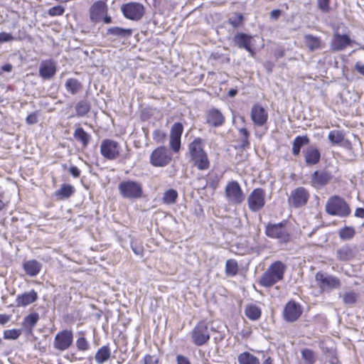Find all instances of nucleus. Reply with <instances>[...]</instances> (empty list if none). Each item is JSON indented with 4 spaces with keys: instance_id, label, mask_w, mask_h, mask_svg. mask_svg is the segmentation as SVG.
Masks as SVG:
<instances>
[{
    "instance_id": "13",
    "label": "nucleus",
    "mask_w": 364,
    "mask_h": 364,
    "mask_svg": "<svg viewBox=\"0 0 364 364\" xmlns=\"http://www.w3.org/2000/svg\"><path fill=\"white\" fill-rule=\"evenodd\" d=\"M73 333L70 330L59 331L55 336L53 348L60 351L68 350L73 344Z\"/></svg>"
},
{
    "instance_id": "63",
    "label": "nucleus",
    "mask_w": 364,
    "mask_h": 364,
    "mask_svg": "<svg viewBox=\"0 0 364 364\" xmlns=\"http://www.w3.org/2000/svg\"><path fill=\"white\" fill-rule=\"evenodd\" d=\"M105 23H111L112 22V19L111 18V16H107V14H105V16H104V17L102 18Z\"/></svg>"
},
{
    "instance_id": "27",
    "label": "nucleus",
    "mask_w": 364,
    "mask_h": 364,
    "mask_svg": "<svg viewBox=\"0 0 364 364\" xmlns=\"http://www.w3.org/2000/svg\"><path fill=\"white\" fill-rule=\"evenodd\" d=\"M73 137L76 141L80 142L84 148L88 145L91 139V136L81 127H77L75 130Z\"/></svg>"
},
{
    "instance_id": "54",
    "label": "nucleus",
    "mask_w": 364,
    "mask_h": 364,
    "mask_svg": "<svg viewBox=\"0 0 364 364\" xmlns=\"http://www.w3.org/2000/svg\"><path fill=\"white\" fill-rule=\"evenodd\" d=\"M158 358L155 356L146 355L144 357V364H158Z\"/></svg>"
},
{
    "instance_id": "23",
    "label": "nucleus",
    "mask_w": 364,
    "mask_h": 364,
    "mask_svg": "<svg viewBox=\"0 0 364 364\" xmlns=\"http://www.w3.org/2000/svg\"><path fill=\"white\" fill-rule=\"evenodd\" d=\"M56 72L55 65L51 60L41 62L39 68V75L43 79H50Z\"/></svg>"
},
{
    "instance_id": "59",
    "label": "nucleus",
    "mask_w": 364,
    "mask_h": 364,
    "mask_svg": "<svg viewBox=\"0 0 364 364\" xmlns=\"http://www.w3.org/2000/svg\"><path fill=\"white\" fill-rule=\"evenodd\" d=\"M282 11L279 9H275L271 11L270 17L274 20H277L281 15Z\"/></svg>"
},
{
    "instance_id": "52",
    "label": "nucleus",
    "mask_w": 364,
    "mask_h": 364,
    "mask_svg": "<svg viewBox=\"0 0 364 364\" xmlns=\"http://www.w3.org/2000/svg\"><path fill=\"white\" fill-rule=\"evenodd\" d=\"M131 247L134 254L140 256L143 255L144 247L141 244L137 242L136 241H132Z\"/></svg>"
},
{
    "instance_id": "10",
    "label": "nucleus",
    "mask_w": 364,
    "mask_h": 364,
    "mask_svg": "<svg viewBox=\"0 0 364 364\" xmlns=\"http://www.w3.org/2000/svg\"><path fill=\"white\" fill-rule=\"evenodd\" d=\"M121 11L127 19L132 21L140 20L145 12L144 6L137 2H129L121 6Z\"/></svg>"
},
{
    "instance_id": "18",
    "label": "nucleus",
    "mask_w": 364,
    "mask_h": 364,
    "mask_svg": "<svg viewBox=\"0 0 364 364\" xmlns=\"http://www.w3.org/2000/svg\"><path fill=\"white\" fill-rule=\"evenodd\" d=\"M90 18L92 22L97 23L107 14V6L105 2L98 1L90 8Z\"/></svg>"
},
{
    "instance_id": "56",
    "label": "nucleus",
    "mask_w": 364,
    "mask_h": 364,
    "mask_svg": "<svg viewBox=\"0 0 364 364\" xmlns=\"http://www.w3.org/2000/svg\"><path fill=\"white\" fill-rule=\"evenodd\" d=\"M69 172L75 178H78L80 175V171L77 166H72L69 169Z\"/></svg>"
},
{
    "instance_id": "36",
    "label": "nucleus",
    "mask_w": 364,
    "mask_h": 364,
    "mask_svg": "<svg viewBox=\"0 0 364 364\" xmlns=\"http://www.w3.org/2000/svg\"><path fill=\"white\" fill-rule=\"evenodd\" d=\"M65 87L73 95L77 94L81 89V83L75 78H70L65 82Z\"/></svg>"
},
{
    "instance_id": "33",
    "label": "nucleus",
    "mask_w": 364,
    "mask_h": 364,
    "mask_svg": "<svg viewBox=\"0 0 364 364\" xmlns=\"http://www.w3.org/2000/svg\"><path fill=\"white\" fill-rule=\"evenodd\" d=\"M239 364H259L258 358L249 352H243L237 357Z\"/></svg>"
},
{
    "instance_id": "46",
    "label": "nucleus",
    "mask_w": 364,
    "mask_h": 364,
    "mask_svg": "<svg viewBox=\"0 0 364 364\" xmlns=\"http://www.w3.org/2000/svg\"><path fill=\"white\" fill-rule=\"evenodd\" d=\"M358 299V294L354 291H348L343 294V300L346 304L352 305Z\"/></svg>"
},
{
    "instance_id": "61",
    "label": "nucleus",
    "mask_w": 364,
    "mask_h": 364,
    "mask_svg": "<svg viewBox=\"0 0 364 364\" xmlns=\"http://www.w3.org/2000/svg\"><path fill=\"white\" fill-rule=\"evenodd\" d=\"M9 321V316L4 315V314H0V323L4 324L7 323Z\"/></svg>"
},
{
    "instance_id": "4",
    "label": "nucleus",
    "mask_w": 364,
    "mask_h": 364,
    "mask_svg": "<svg viewBox=\"0 0 364 364\" xmlns=\"http://www.w3.org/2000/svg\"><path fill=\"white\" fill-rule=\"evenodd\" d=\"M326 211L331 215L346 217L350 213V209L346 202L341 197H331L326 205Z\"/></svg>"
},
{
    "instance_id": "47",
    "label": "nucleus",
    "mask_w": 364,
    "mask_h": 364,
    "mask_svg": "<svg viewBox=\"0 0 364 364\" xmlns=\"http://www.w3.org/2000/svg\"><path fill=\"white\" fill-rule=\"evenodd\" d=\"M21 331L20 329L6 330L4 332V338L5 339L16 340L21 336Z\"/></svg>"
},
{
    "instance_id": "21",
    "label": "nucleus",
    "mask_w": 364,
    "mask_h": 364,
    "mask_svg": "<svg viewBox=\"0 0 364 364\" xmlns=\"http://www.w3.org/2000/svg\"><path fill=\"white\" fill-rule=\"evenodd\" d=\"M330 173L325 171H316L311 176V184L316 188H319L331 180Z\"/></svg>"
},
{
    "instance_id": "24",
    "label": "nucleus",
    "mask_w": 364,
    "mask_h": 364,
    "mask_svg": "<svg viewBox=\"0 0 364 364\" xmlns=\"http://www.w3.org/2000/svg\"><path fill=\"white\" fill-rule=\"evenodd\" d=\"M304 158L306 164L309 166H312L319 162L321 154L316 148L311 146L305 151Z\"/></svg>"
},
{
    "instance_id": "28",
    "label": "nucleus",
    "mask_w": 364,
    "mask_h": 364,
    "mask_svg": "<svg viewBox=\"0 0 364 364\" xmlns=\"http://www.w3.org/2000/svg\"><path fill=\"white\" fill-rule=\"evenodd\" d=\"M75 193V188L70 184H63L61 187L55 192V196L58 200H63L70 198Z\"/></svg>"
},
{
    "instance_id": "19",
    "label": "nucleus",
    "mask_w": 364,
    "mask_h": 364,
    "mask_svg": "<svg viewBox=\"0 0 364 364\" xmlns=\"http://www.w3.org/2000/svg\"><path fill=\"white\" fill-rule=\"evenodd\" d=\"M268 119L267 111L259 105H255L251 109V119L257 127L264 125Z\"/></svg>"
},
{
    "instance_id": "50",
    "label": "nucleus",
    "mask_w": 364,
    "mask_h": 364,
    "mask_svg": "<svg viewBox=\"0 0 364 364\" xmlns=\"http://www.w3.org/2000/svg\"><path fill=\"white\" fill-rule=\"evenodd\" d=\"M166 134L160 129H156L153 133V139L157 143L163 142L166 139Z\"/></svg>"
},
{
    "instance_id": "7",
    "label": "nucleus",
    "mask_w": 364,
    "mask_h": 364,
    "mask_svg": "<svg viewBox=\"0 0 364 364\" xmlns=\"http://www.w3.org/2000/svg\"><path fill=\"white\" fill-rule=\"evenodd\" d=\"M265 234L269 237L277 239L280 243H287L290 240V235L282 223H269L266 226Z\"/></svg>"
},
{
    "instance_id": "64",
    "label": "nucleus",
    "mask_w": 364,
    "mask_h": 364,
    "mask_svg": "<svg viewBox=\"0 0 364 364\" xmlns=\"http://www.w3.org/2000/svg\"><path fill=\"white\" fill-rule=\"evenodd\" d=\"M237 92V90L232 89V90H229L228 95L230 97H235L236 95Z\"/></svg>"
},
{
    "instance_id": "58",
    "label": "nucleus",
    "mask_w": 364,
    "mask_h": 364,
    "mask_svg": "<svg viewBox=\"0 0 364 364\" xmlns=\"http://www.w3.org/2000/svg\"><path fill=\"white\" fill-rule=\"evenodd\" d=\"M355 69L358 73L364 76V65L362 63L357 62L355 64Z\"/></svg>"
},
{
    "instance_id": "30",
    "label": "nucleus",
    "mask_w": 364,
    "mask_h": 364,
    "mask_svg": "<svg viewBox=\"0 0 364 364\" xmlns=\"http://www.w3.org/2000/svg\"><path fill=\"white\" fill-rule=\"evenodd\" d=\"M337 258L340 260L346 261L355 256L354 250L349 245H344L336 251Z\"/></svg>"
},
{
    "instance_id": "6",
    "label": "nucleus",
    "mask_w": 364,
    "mask_h": 364,
    "mask_svg": "<svg viewBox=\"0 0 364 364\" xmlns=\"http://www.w3.org/2000/svg\"><path fill=\"white\" fill-rule=\"evenodd\" d=\"M119 191L124 198L136 199L141 197L142 185L133 181H124L119 184Z\"/></svg>"
},
{
    "instance_id": "40",
    "label": "nucleus",
    "mask_w": 364,
    "mask_h": 364,
    "mask_svg": "<svg viewBox=\"0 0 364 364\" xmlns=\"http://www.w3.org/2000/svg\"><path fill=\"white\" fill-rule=\"evenodd\" d=\"M355 234V230L353 227L346 226L339 230L338 235L341 239L349 240L352 239Z\"/></svg>"
},
{
    "instance_id": "45",
    "label": "nucleus",
    "mask_w": 364,
    "mask_h": 364,
    "mask_svg": "<svg viewBox=\"0 0 364 364\" xmlns=\"http://www.w3.org/2000/svg\"><path fill=\"white\" fill-rule=\"evenodd\" d=\"M301 356L304 360V364H314V355L313 351L309 349H304L301 351Z\"/></svg>"
},
{
    "instance_id": "22",
    "label": "nucleus",
    "mask_w": 364,
    "mask_h": 364,
    "mask_svg": "<svg viewBox=\"0 0 364 364\" xmlns=\"http://www.w3.org/2000/svg\"><path fill=\"white\" fill-rule=\"evenodd\" d=\"M38 299V294L36 291L31 290L28 292H24L18 294L16 299V306H26Z\"/></svg>"
},
{
    "instance_id": "16",
    "label": "nucleus",
    "mask_w": 364,
    "mask_h": 364,
    "mask_svg": "<svg viewBox=\"0 0 364 364\" xmlns=\"http://www.w3.org/2000/svg\"><path fill=\"white\" fill-rule=\"evenodd\" d=\"M183 131V124L176 122L173 124L170 131L169 145L174 152H178L181 147V137Z\"/></svg>"
},
{
    "instance_id": "2",
    "label": "nucleus",
    "mask_w": 364,
    "mask_h": 364,
    "mask_svg": "<svg viewBox=\"0 0 364 364\" xmlns=\"http://www.w3.org/2000/svg\"><path fill=\"white\" fill-rule=\"evenodd\" d=\"M101 154L108 160H115L121 157L123 161L130 158L129 150L126 153L121 154V146L119 144L112 139H105L100 144Z\"/></svg>"
},
{
    "instance_id": "14",
    "label": "nucleus",
    "mask_w": 364,
    "mask_h": 364,
    "mask_svg": "<svg viewBox=\"0 0 364 364\" xmlns=\"http://www.w3.org/2000/svg\"><path fill=\"white\" fill-rule=\"evenodd\" d=\"M309 193L304 187H298L290 193L288 198L289 204L294 208L304 206L309 200Z\"/></svg>"
},
{
    "instance_id": "5",
    "label": "nucleus",
    "mask_w": 364,
    "mask_h": 364,
    "mask_svg": "<svg viewBox=\"0 0 364 364\" xmlns=\"http://www.w3.org/2000/svg\"><path fill=\"white\" fill-rule=\"evenodd\" d=\"M171 160V152L164 146L156 148L149 157L150 164L155 167H164L169 164Z\"/></svg>"
},
{
    "instance_id": "41",
    "label": "nucleus",
    "mask_w": 364,
    "mask_h": 364,
    "mask_svg": "<svg viewBox=\"0 0 364 364\" xmlns=\"http://www.w3.org/2000/svg\"><path fill=\"white\" fill-rule=\"evenodd\" d=\"M90 109L89 103L85 100L79 102L75 107L77 115L79 117L85 116L89 112Z\"/></svg>"
},
{
    "instance_id": "43",
    "label": "nucleus",
    "mask_w": 364,
    "mask_h": 364,
    "mask_svg": "<svg viewBox=\"0 0 364 364\" xmlns=\"http://www.w3.org/2000/svg\"><path fill=\"white\" fill-rule=\"evenodd\" d=\"M244 17L241 13H235L232 17L228 19V23L236 28L243 23Z\"/></svg>"
},
{
    "instance_id": "38",
    "label": "nucleus",
    "mask_w": 364,
    "mask_h": 364,
    "mask_svg": "<svg viewBox=\"0 0 364 364\" xmlns=\"http://www.w3.org/2000/svg\"><path fill=\"white\" fill-rule=\"evenodd\" d=\"M39 320L38 313H31L24 318L23 326L26 328H32Z\"/></svg>"
},
{
    "instance_id": "62",
    "label": "nucleus",
    "mask_w": 364,
    "mask_h": 364,
    "mask_svg": "<svg viewBox=\"0 0 364 364\" xmlns=\"http://www.w3.org/2000/svg\"><path fill=\"white\" fill-rule=\"evenodd\" d=\"M12 68L13 67L11 64H6L1 67V70L5 72H11Z\"/></svg>"
},
{
    "instance_id": "49",
    "label": "nucleus",
    "mask_w": 364,
    "mask_h": 364,
    "mask_svg": "<svg viewBox=\"0 0 364 364\" xmlns=\"http://www.w3.org/2000/svg\"><path fill=\"white\" fill-rule=\"evenodd\" d=\"M65 12V8L62 6H55L48 10L50 16H62Z\"/></svg>"
},
{
    "instance_id": "42",
    "label": "nucleus",
    "mask_w": 364,
    "mask_h": 364,
    "mask_svg": "<svg viewBox=\"0 0 364 364\" xmlns=\"http://www.w3.org/2000/svg\"><path fill=\"white\" fill-rule=\"evenodd\" d=\"M177 197V191L173 189H169L164 193L163 200L165 203L171 204L175 203Z\"/></svg>"
},
{
    "instance_id": "51",
    "label": "nucleus",
    "mask_w": 364,
    "mask_h": 364,
    "mask_svg": "<svg viewBox=\"0 0 364 364\" xmlns=\"http://www.w3.org/2000/svg\"><path fill=\"white\" fill-rule=\"evenodd\" d=\"M330 0H317L318 9L323 13H327L330 11Z\"/></svg>"
},
{
    "instance_id": "20",
    "label": "nucleus",
    "mask_w": 364,
    "mask_h": 364,
    "mask_svg": "<svg viewBox=\"0 0 364 364\" xmlns=\"http://www.w3.org/2000/svg\"><path fill=\"white\" fill-rule=\"evenodd\" d=\"M206 122L211 127H218L225 123V117L220 110L212 108L206 113Z\"/></svg>"
},
{
    "instance_id": "15",
    "label": "nucleus",
    "mask_w": 364,
    "mask_h": 364,
    "mask_svg": "<svg viewBox=\"0 0 364 364\" xmlns=\"http://www.w3.org/2000/svg\"><path fill=\"white\" fill-rule=\"evenodd\" d=\"M252 36L247 35L244 33H237L233 37V43L235 46L241 49H245L252 57H255V51L252 48Z\"/></svg>"
},
{
    "instance_id": "32",
    "label": "nucleus",
    "mask_w": 364,
    "mask_h": 364,
    "mask_svg": "<svg viewBox=\"0 0 364 364\" xmlns=\"http://www.w3.org/2000/svg\"><path fill=\"white\" fill-rule=\"evenodd\" d=\"M245 314L249 319L256 321L260 318L262 311L257 306L250 304L246 306Z\"/></svg>"
},
{
    "instance_id": "26",
    "label": "nucleus",
    "mask_w": 364,
    "mask_h": 364,
    "mask_svg": "<svg viewBox=\"0 0 364 364\" xmlns=\"http://www.w3.org/2000/svg\"><path fill=\"white\" fill-rule=\"evenodd\" d=\"M304 43L310 51L318 50L321 47V38L311 34H306L304 36Z\"/></svg>"
},
{
    "instance_id": "1",
    "label": "nucleus",
    "mask_w": 364,
    "mask_h": 364,
    "mask_svg": "<svg viewBox=\"0 0 364 364\" xmlns=\"http://www.w3.org/2000/svg\"><path fill=\"white\" fill-rule=\"evenodd\" d=\"M287 266L281 261L273 262L263 273L259 284L264 287H271L284 279Z\"/></svg>"
},
{
    "instance_id": "44",
    "label": "nucleus",
    "mask_w": 364,
    "mask_h": 364,
    "mask_svg": "<svg viewBox=\"0 0 364 364\" xmlns=\"http://www.w3.org/2000/svg\"><path fill=\"white\" fill-rule=\"evenodd\" d=\"M241 137V147L243 149L247 148L250 146L249 136L250 133L246 128H241L239 129Z\"/></svg>"
},
{
    "instance_id": "57",
    "label": "nucleus",
    "mask_w": 364,
    "mask_h": 364,
    "mask_svg": "<svg viewBox=\"0 0 364 364\" xmlns=\"http://www.w3.org/2000/svg\"><path fill=\"white\" fill-rule=\"evenodd\" d=\"M176 362L177 364H191L188 359L186 357L181 355H177Z\"/></svg>"
},
{
    "instance_id": "17",
    "label": "nucleus",
    "mask_w": 364,
    "mask_h": 364,
    "mask_svg": "<svg viewBox=\"0 0 364 364\" xmlns=\"http://www.w3.org/2000/svg\"><path fill=\"white\" fill-rule=\"evenodd\" d=\"M302 314L301 306L294 301L288 302L284 309V318L288 322L296 321Z\"/></svg>"
},
{
    "instance_id": "31",
    "label": "nucleus",
    "mask_w": 364,
    "mask_h": 364,
    "mask_svg": "<svg viewBox=\"0 0 364 364\" xmlns=\"http://www.w3.org/2000/svg\"><path fill=\"white\" fill-rule=\"evenodd\" d=\"M309 143V139L307 136H296L292 144V153L295 156L300 154L301 148Z\"/></svg>"
},
{
    "instance_id": "9",
    "label": "nucleus",
    "mask_w": 364,
    "mask_h": 364,
    "mask_svg": "<svg viewBox=\"0 0 364 364\" xmlns=\"http://www.w3.org/2000/svg\"><path fill=\"white\" fill-rule=\"evenodd\" d=\"M247 205L252 212H257L265 205V191L261 188H255L248 196Z\"/></svg>"
},
{
    "instance_id": "11",
    "label": "nucleus",
    "mask_w": 364,
    "mask_h": 364,
    "mask_svg": "<svg viewBox=\"0 0 364 364\" xmlns=\"http://www.w3.org/2000/svg\"><path fill=\"white\" fill-rule=\"evenodd\" d=\"M225 193L228 201L232 204H240L245 200L243 191L240 184L235 181H232L227 184Z\"/></svg>"
},
{
    "instance_id": "35",
    "label": "nucleus",
    "mask_w": 364,
    "mask_h": 364,
    "mask_svg": "<svg viewBox=\"0 0 364 364\" xmlns=\"http://www.w3.org/2000/svg\"><path fill=\"white\" fill-rule=\"evenodd\" d=\"M107 34L123 38L129 37L132 34V30L130 28H123L120 27H112L107 29Z\"/></svg>"
},
{
    "instance_id": "60",
    "label": "nucleus",
    "mask_w": 364,
    "mask_h": 364,
    "mask_svg": "<svg viewBox=\"0 0 364 364\" xmlns=\"http://www.w3.org/2000/svg\"><path fill=\"white\" fill-rule=\"evenodd\" d=\"M355 215L358 218H364V208H358L355 211Z\"/></svg>"
},
{
    "instance_id": "34",
    "label": "nucleus",
    "mask_w": 364,
    "mask_h": 364,
    "mask_svg": "<svg viewBox=\"0 0 364 364\" xmlns=\"http://www.w3.org/2000/svg\"><path fill=\"white\" fill-rule=\"evenodd\" d=\"M23 267H24L26 272L28 275L33 277L38 274V272L41 270V266L40 263L38 262L37 261L30 260V261L26 262L23 264Z\"/></svg>"
},
{
    "instance_id": "3",
    "label": "nucleus",
    "mask_w": 364,
    "mask_h": 364,
    "mask_svg": "<svg viewBox=\"0 0 364 364\" xmlns=\"http://www.w3.org/2000/svg\"><path fill=\"white\" fill-rule=\"evenodd\" d=\"M189 151L196 166L200 170L208 169L209 161L201 146V140L196 139L189 144Z\"/></svg>"
},
{
    "instance_id": "48",
    "label": "nucleus",
    "mask_w": 364,
    "mask_h": 364,
    "mask_svg": "<svg viewBox=\"0 0 364 364\" xmlns=\"http://www.w3.org/2000/svg\"><path fill=\"white\" fill-rule=\"evenodd\" d=\"M76 347L79 350L85 351L89 349L90 344L84 336H81L76 341Z\"/></svg>"
},
{
    "instance_id": "25",
    "label": "nucleus",
    "mask_w": 364,
    "mask_h": 364,
    "mask_svg": "<svg viewBox=\"0 0 364 364\" xmlns=\"http://www.w3.org/2000/svg\"><path fill=\"white\" fill-rule=\"evenodd\" d=\"M352 41L347 35L336 34L334 35V41L333 49L334 50H343L348 46L350 45Z\"/></svg>"
},
{
    "instance_id": "8",
    "label": "nucleus",
    "mask_w": 364,
    "mask_h": 364,
    "mask_svg": "<svg viewBox=\"0 0 364 364\" xmlns=\"http://www.w3.org/2000/svg\"><path fill=\"white\" fill-rule=\"evenodd\" d=\"M315 278L317 285L323 291L339 289L341 286V282L338 278L321 272L316 274Z\"/></svg>"
},
{
    "instance_id": "55",
    "label": "nucleus",
    "mask_w": 364,
    "mask_h": 364,
    "mask_svg": "<svg viewBox=\"0 0 364 364\" xmlns=\"http://www.w3.org/2000/svg\"><path fill=\"white\" fill-rule=\"evenodd\" d=\"M26 122L28 124H34L36 123H37L38 122V119H37V114L36 113H31L27 117H26Z\"/></svg>"
},
{
    "instance_id": "29",
    "label": "nucleus",
    "mask_w": 364,
    "mask_h": 364,
    "mask_svg": "<svg viewBox=\"0 0 364 364\" xmlns=\"http://www.w3.org/2000/svg\"><path fill=\"white\" fill-rule=\"evenodd\" d=\"M111 356V351L107 345L99 348L95 355V361L97 364H102L107 361Z\"/></svg>"
},
{
    "instance_id": "37",
    "label": "nucleus",
    "mask_w": 364,
    "mask_h": 364,
    "mask_svg": "<svg viewBox=\"0 0 364 364\" xmlns=\"http://www.w3.org/2000/svg\"><path fill=\"white\" fill-rule=\"evenodd\" d=\"M344 134L340 130H333L329 132L328 138L333 145L341 144L344 139Z\"/></svg>"
},
{
    "instance_id": "53",
    "label": "nucleus",
    "mask_w": 364,
    "mask_h": 364,
    "mask_svg": "<svg viewBox=\"0 0 364 364\" xmlns=\"http://www.w3.org/2000/svg\"><path fill=\"white\" fill-rule=\"evenodd\" d=\"M15 39V38L9 33L1 32L0 33V43L10 42Z\"/></svg>"
},
{
    "instance_id": "39",
    "label": "nucleus",
    "mask_w": 364,
    "mask_h": 364,
    "mask_svg": "<svg viewBox=\"0 0 364 364\" xmlns=\"http://www.w3.org/2000/svg\"><path fill=\"white\" fill-rule=\"evenodd\" d=\"M238 272V264L232 259H228L225 264V274L228 276H235Z\"/></svg>"
},
{
    "instance_id": "12",
    "label": "nucleus",
    "mask_w": 364,
    "mask_h": 364,
    "mask_svg": "<svg viewBox=\"0 0 364 364\" xmlns=\"http://www.w3.org/2000/svg\"><path fill=\"white\" fill-rule=\"evenodd\" d=\"M191 338L193 343L198 346L204 345L209 341L210 333L205 321H202L197 323L192 330Z\"/></svg>"
}]
</instances>
